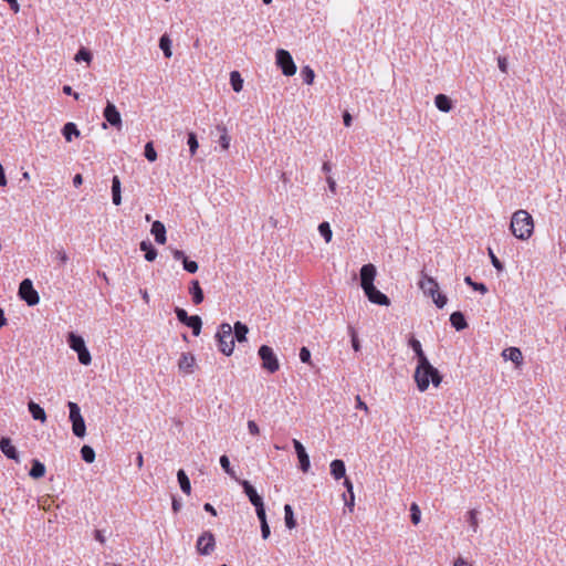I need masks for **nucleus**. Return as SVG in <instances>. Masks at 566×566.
Listing matches in <instances>:
<instances>
[{"instance_id": "f257e3e1", "label": "nucleus", "mask_w": 566, "mask_h": 566, "mask_svg": "<svg viewBox=\"0 0 566 566\" xmlns=\"http://www.w3.org/2000/svg\"><path fill=\"white\" fill-rule=\"evenodd\" d=\"M376 275L377 269L374 264H364L359 271L360 286L369 302L381 306H388L390 305L389 297L379 291L374 284Z\"/></svg>"}, {"instance_id": "f03ea898", "label": "nucleus", "mask_w": 566, "mask_h": 566, "mask_svg": "<svg viewBox=\"0 0 566 566\" xmlns=\"http://www.w3.org/2000/svg\"><path fill=\"white\" fill-rule=\"evenodd\" d=\"M415 380L417 382V387L420 391H426L430 385V382L438 387L442 381V376L439 370L433 367L429 360H427V365L422 366V364H417L415 370Z\"/></svg>"}, {"instance_id": "7ed1b4c3", "label": "nucleus", "mask_w": 566, "mask_h": 566, "mask_svg": "<svg viewBox=\"0 0 566 566\" xmlns=\"http://www.w3.org/2000/svg\"><path fill=\"white\" fill-rule=\"evenodd\" d=\"M511 231L520 240L528 239L534 230L532 216L525 210H517L511 219Z\"/></svg>"}, {"instance_id": "20e7f679", "label": "nucleus", "mask_w": 566, "mask_h": 566, "mask_svg": "<svg viewBox=\"0 0 566 566\" xmlns=\"http://www.w3.org/2000/svg\"><path fill=\"white\" fill-rule=\"evenodd\" d=\"M216 338L218 340L219 350L230 356L233 353L234 348V337L232 335V326L229 323H222L219 326V331L216 334Z\"/></svg>"}, {"instance_id": "39448f33", "label": "nucleus", "mask_w": 566, "mask_h": 566, "mask_svg": "<svg viewBox=\"0 0 566 566\" xmlns=\"http://www.w3.org/2000/svg\"><path fill=\"white\" fill-rule=\"evenodd\" d=\"M258 355L262 360V368H264L266 371H269L270 374H274L275 371L279 370L280 364L277 357L270 346H260Z\"/></svg>"}, {"instance_id": "423d86ee", "label": "nucleus", "mask_w": 566, "mask_h": 566, "mask_svg": "<svg viewBox=\"0 0 566 566\" xmlns=\"http://www.w3.org/2000/svg\"><path fill=\"white\" fill-rule=\"evenodd\" d=\"M177 319L189 327L195 336H199L202 327V319L199 315L189 316L187 311L181 307H175Z\"/></svg>"}, {"instance_id": "0eeeda50", "label": "nucleus", "mask_w": 566, "mask_h": 566, "mask_svg": "<svg viewBox=\"0 0 566 566\" xmlns=\"http://www.w3.org/2000/svg\"><path fill=\"white\" fill-rule=\"evenodd\" d=\"M276 64L285 76H292L296 73V65L291 53L284 49H279L275 53Z\"/></svg>"}, {"instance_id": "6e6552de", "label": "nucleus", "mask_w": 566, "mask_h": 566, "mask_svg": "<svg viewBox=\"0 0 566 566\" xmlns=\"http://www.w3.org/2000/svg\"><path fill=\"white\" fill-rule=\"evenodd\" d=\"M18 294L29 306L36 305L40 302L39 293L34 290L30 279L22 280Z\"/></svg>"}, {"instance_id": "1a4fd4ad", "label": "nucleus", "mask_w": 566, "mask_h": 566, "mask_svg": "<svg viewBox=\"0 0 566 566\" xmlns=\"http://www.w3.org/2000/svg\"><path fill=\"white\" fill-rule=\"evenodd\" d=\"M216 547V539L211 532H203L197 539L196 548L200 555H210Z\"/></svg>"}, {"instance_id": "9d476101", "label": "nucleus", "mask_w": 566, "mask_h": 566, "mask_svg": "<svg viewBox=\"0 0 566 566\" xmlns=\"http://www.w3.org/2000/svg\"><path fill=\"white\" fill-rule=\"evenodd\" d=\"M104 118L109 125L113 127H116L117 129H120L122 127V116L118 112L117 107L112 103L107 102L104 112H103Z\"/></svg>"}, {"instance_id": "9b49d317", "label": "nucleus", "mask_w": 566, "mask_h": 566, "mask_svg": "<svg viewBox=\"0 0 566 566\" xmlns=\"http://www.w3.org/2000/svg\"><path fill=\"white\" fill-rule=\"evenodd\" d=\"M293 447L298 459L300 469L306 473L311 468L310 455L304 446L297 439H293Z\"/></svg>"}, {"instance_id": "f8f14e48", "label": "nucleus", "mask_w": 566, "mask_h": 566, "mask_svg": "<svg viewBox=\"0 0 566 566\" xmlns=\"http://www.w3.org/2000/svg\"><path fill=\"white\" fill-rule=\"evenodd\" d=\"M419 287L422 290L423 294L428 296H434L436 293L439 291V285L437 281L433 277L426 274L424 272H421Z\"/></svg>"}, {"instance_id": "ddd939ff", "label": "nucleus", "mask_w": 566, "mask_h": 566, "mask_svg": "<svg viewBox=\"0 0 566 566\" xmlns=\"http://www.w3.org/2000/svg\"><path fill=\"white\" fill-rule=\"evenodd\" d=\"M0 450L8 459L14 460L15 462H20L19 452L15 449V447L12 444V441L10 438L1 437Z\"/></svg>"}, {"instance_id": "4468645a", "label": "nucleus", "mask_w": 566, "mask_h": 566, "mask_svg": "<svg viewBox=\"0 0 566 566\" xmlns=\"http://www.w3.org/2000/svg\"><path fill=\"white\" fill-rule=\"evenodd\" d=\"M195 357L190 353H182L178 360V368L185 374H191L193 371Z\"/></svg>"}, {"instance_id": "2eb2a0df", "label": "nucleus", "mask_w": 566, "mask_h": 566, "mask_svg": "<svg viewBox=\"0 0 566 566\" xmlns=\"http://www.w3.org/2000/svg\"><path fill=\"white\" fill-rule=\"evenodd\" d=\"M240 484L243 488V491L245 495L249 497V501L252 505L259 504L263 502V499L259 493L256 492L255 488L247 480H242Z\"/></svg>"}, {"instance_id": "dca6fc26", "label": "nucleus", "mask_w": 566, "mask_h": 566, "mask_svg": "<svg viewBox=\"0 0 566 566\" xmlns=\"http://www.w3.org/2000/svg\"><path fill=\"white\" fill-rule=\"evenodd\" d=\"M408 345L415 352L418 364H422V366L427 365V360L429 359L422 350L421 343L412 336L409 338Z\"/></svg>"}, {"instance_id": "f3484780", "label": "nucleus", "mask_w": 566, "mask_h": 566, "mask_svg": "<svg viewBox=\"0 0 566 566\" xmlns=\"http://www.w3.org/2000/svg\"><path fill=\"white\" fill-rule=\"evenodd\" d=\"M150 232L158 244H164L166 242V228L161 221L157 220L153 222Z\"/></svg>"}, {"instance_id": "a211bd4d", "label": "nucleus", "mask_w": 566, "mask_h": 566, "mask_svg": "<svg viewBox=\"0 0 566 566\" xmlns=\"http://www.w3.org/2000/svg\"><path fill=\"white\" fill-rule=\"evenodd\" d=\"M189 293L192 297V302L196 305H199L203 302L205 295H203V291L199 284V281L193 280L190 282Z\"/></svg>"}, {"instance_id": "6ab92c4d", "label": "nucleus", "mask_w": 566, "mask_h": 566, "mask_svg": "<svg viewBox=\"0 0 566 566\" xmlns=\"http://www.w3.org/2000/svg\"><path fill=\"white\" fill-rule=\"evenodd\" d=\"M331 474L335 480H339L342 478H345L346 474V467L345 462L339 459H335L331 462Z\"/></svg>"}, {"instance_id": "aec40b11", "label": "nucleus", "mask_w": 566, "mask_h": 566, "mask_svg": "<svg viewBox=\"0 0 566 566\" xmlns=\"http://www.w3.org/2000/svg\"><path fill=\"white\" fill-rule=\"evenodd\" d=\"M28 409L34 420L41 421L42 423L46 421V413L39 403L31 400L28 403Z\"/></svg>"}, {"instance_id": "412c9836", "label": "nucleus", "mask_w": 566, "mask_h": 566, "mask_svg": "<svg viewBox=\"0 0 566 566\" xmlns=\"http://www.w3.org/2000/svg\"><path fill=\"white\" fill-rule=\"evenodd\" d=\"M112 200L115 206L122 203V184L116 175L112 178Z\"/></svg>"}, {"instance_id": "4be33fe9", "label": "nucleus", "mask_w": 566, "mask_h": 566, "mask_svg": "<svg viewBox=\"0 0 566 566\" xmlns=\"http://www.w3.org/2000/svg\"><path fill=\"white\" fill-rule=\"evenodd\" d=\"M67 344L75 353L86 347L84 338L73 332L67 335Z\"/></svg>"}, {"instance_id": "5701e85b", "label": "nucleus", "mask_w": 566, "mask_h": 566, "mask_svg": "<svg viewBox=\"0 0 566 566\" xmlns=\"http://www.w3.org/2000/svg\"><path fill=\"white\" fill-rule=\"evenodd\" d=\"M434 104L439 111L444 112V113L450 112L453 106L451 98L444 94H438L434 97Z\"/></svg>"}, {"instance_id": "b1692460", "label": "nucleus", "mask_w": 566, "mask_h": 566, "mask_svg": "<svg viewBox=\"0 0 566 566\" xmlns=\"http://www.w3.org/2000/svg\"><path fill=\"white\" fill-rule=\"evenodd\" d=\"M450 323L457 331H463L468 327L467 319L462 312L457 311L450 315Z\"/></svg>"}, {"instance_id": "393cba45", "label": "nucleus", "mask_w": 566, "mask_h": 566, "mask_svg": "<svg viewBox=\"0 0 566 566\" xmlns=\"http://www.w3.org/2000/svg\"><path fill=\"white\" fill-rule=\"evenodd\" d=\"M505 359L513 361L516 366L523 361L522 352L517 347H510L502 353Z\"/></svg>"}, {"instance_id": "a878e982", "label": "nucleus", "mask_w": 566, "mask_h": 566, "mask_svg": "<svg viewBox=\"0 0 566 566\" xmlns=\"http://www.w3.org/2000/svg\"><path fill=\"white\" fill-rule=\"evenodd\" d=\"M249 333V328L245 324L241 322H237L232 327V335L234 339L239 343L247 340V334Z\"/></svg>"}, {"instance_id": "bb28decb", "label": "nucleus", "mask_w": 566, "mask_h": 566, "mask_svg": "<svg viewBox=\"0 0 566 566\" xmlns=\"http://www.w3.org/2000/svg\"><path fill=\"white\" fill-rule=\"evenodd\" d=\"M45 474V465L38 459L32 460V467L29 471V475L32 479L43 478Z\"/></svg>"}, {"instance_id": "cd10ccee", "label": "nucleus", "mask_w": 566, "mask_h": 566, "mask_svg": "<svg viewBox=\"0 0 566 566\" xmlns=\"http://www.w3.org/2000/svg\"><path fill=\"white\" fill-rule=\"evenodd\" d=\"M139 247L140 250L145 252L146 261H155V259L157 258V250L149 241H142Z\"/></svg>"}, {"instance_id": "c85d7f7f", "label": "nucleus", "mask_w": 566, "mask_h": 566, "mask_svg": "<svg viewBox=\"0 0 566 566\" xmlns=\"http://www.w3.org/2000/svg\"><path fill=\"white\" fill-rule=\"evenodd\" d=\"M62 134L66 142H71L74 136H80V130L74 123L69 122L63 126Z\"/></svg>"}, {"instance_id": "c756f323", "label": "nucleus", "mask_w": 566, "mask_h": 566, "mask_svg": "<svg viewBox=\"0 0 566 566\" xmlns=\"http://www.w3.org/2000/svg\"><path fill=\"white\" fill-rule=\"evenodd\" d=\"M177 479H178V483L180 485L181 491L186 494H190V492H191L190 480L182 469L178 470Z\"/></svg>"}, {"instance_id": "7c9ffc66", "label": "nucleus", "mask_w": 566, "mask_h": 566, "mask_svg": "<svg viewBox=\"0 0 566 566\" xmlns=\"http://www.w3.org/2000/svg\"><path fill=\"white\" fill-rule=\"evenodd\" d=\"M230 84L232 86V90L235 92V93H239L242 91L243 88V78L240 74V72L238 71H232L230 73Z\"/></svg>"}, {"instance_id": "2f4dec72", "label": "nucleus", "mask_w": 566, "mask_h": 566, "mask_svg": "<svg viewBox=\"0 0 566 566\" xmlns=\"http://www.w3.org/2000/svg\"><path fill=\"white\" fill-rule=\"evenodd\" d=\"M73 434L77 438H83L86 434V426L84 418L71 422Z\"/></svg>"}, {"instance_id": "473e14b6", "label": "nucleus", "mask_w": 566, "mask_h": 566, "mask_svg": "<svg viewBox=\"0 0 566 566\" xmlns=\"http://www.w3.org/2000/svg\"><path fill=\"white\" fill-rule=\"evenodd\" d=\"M284 520L289 530H292L296 526V520L294 517L293 509L290 504L284 505Z\"/></svg>"}, {"instance_id": "72a5a7b5", "label": "nucleus", "mask_w": 566, "mask_h": 566, "mask_svg": "<svg viewBox=\"0 0 566 566\" xmlns=\"http://www.w3.org/2000/svg\"><path fill=\"white\" fill-rule=\"evenodd\" d=\"M159 48L164 52L165 57L169 59L172 55L171 52V40L167 34H164L159 39Z\"/></svg>"}, {"instance_id": "f704fd0d", "label": "nucleus", "mask_w": 566, "mask_h": 566, "mask_svg": "<svg viewBox=\"0 0 566 566\" xmlns=\"http://www.w3.org/2000/svg\"><path fill=\"white\" fill-rule=\"evenodd\" d=\"M217 130L221 133L219 143L223 150H227L230 146V136L228 135L227 128L224 125H217Z\"/></svg>"}, {"instance_id": "c9c22d12", "label": "nucleus", "mask_w": 566, "mask_h": 566, "mask_svg": "<svg viewBox=\"0 0 566 566\" xmlns=\"http://www.w3.org/2000/svg\"><path fill=\"white\" fill-rule=\"evenodd\" d=\"M80 452H81V458L83 459V461H85L86 463L94 462L95 451L92 447L85 444L81 448Z\"/></svg>"}, {"instance_id": "e433bc0d", "label": "nucleus", "mask_w": 566, "mask_h": 566, "mask_svg": "<svg viewBox=\"0 0 566 566\" xmlns=\"http://www.w3.org/2000/svg\"><path fill=\"white\" fill-rule=\"evenodd\" d=\"M318 232L324 238L325 242H331L333 237V231L328 222L324 221L318 226Z\"/></svg>"}, {"instance_id": "4c0bfd02", "label": "nucleus", "mask_w": 566, "mask_h": 566, "mask_svg": "<svg viewBox=\"0 0 566 566\" xmlns=\"http://www.w3.org/2000/svg\"><path fill=\"white\" fill-rule=\"evenodd\" d=\"M67 407H69V410H70V421H74V420H77V419H82V415H81V409L78 407V405L76 402H73V401H69L67 402Z\"/></svg>"}, {"instance_id": "58836bf2", "label": "nucleus", "mask_w": 566, "mask_h": 566, "mask_svg": "<svg viewBox=\"0 0 566 566\" xmlns=\"http://www.w3.org/2000/svg\"><path fill=\"white\" fill-rule=\"evenodd\" d=\"M187 145L189 146L190 155L193 156L199 147L197 135L193 132L188 133Z\"/></svg>"}, {"instance_id": "ea45409f", "label": "nucleus", "mask_w": 566, "mask_h": 566, "mask_svg": "<svg viewBox=\"0 0 566 566\" xmlns=\"http://www.w3.org/2000/svg\"><path fill=\"white\" fill-rule=\"evenodd\" d=\"M464 282L467 285L471 286L474 291H479L482 294H485L488 292V287L484 283H478L472 280L471 276H465Z\"/></svg>"}, {"instance_id": "a19ab883", "label": "nucleus", "mask_w": 566, "mask_h": 566, "mask_svg": "<svg viewBox=\"0 0 566 566\" xmlns=\"http://www.w3.org/2000/svg\"><path fill=\"white\" fill-rule=\"evenodd\" d=\"M301 76L303 78V82L305 84H313L314 82V78H315V73L314 71L310 67V66H304L302 70H301Z\"/></svg>"}, {"instance_id": "79ce46f5", "label": "nucleus", "mask_w": 566, "mask_h": 566, "mask_svg": "<svg viewBox=\"0 0 566 566\" xmlns=\"http://www.w3.org/2000/svg\"><path fill=\"white\" fill-rule=\"evenodd\" d=\"M144 155L147 158V160H149L150 163H154L157 159V151H156V149L154 147V143L153 142H148L145 145Z\"/></svg>"}, {"instance_id": "37998d69", "label": "nucleus", "mask_w": 566, "mask_h": 566, "mask_svg": "<svg viewBox=\"0 0 566 566\" xmlns=\"http://www.w3.org/2000/svg\"><path fill=\"white\" fill-rule=\"evenodd\" d=\"M77 354V358H78V361L82 364V365H90L91 361H92V356H91V353L90 350L87 349V347L76 352Z\"/></svg>"}, {"instance_id": "c03bdc74", "label": "nucleus", "mask_w": 566, "mask_h": 566, "mask_svg": "<svg viewBox=\"0 0 566 566\" xmlns=\"http://www.w3.org/2000/svg\"><path fill=\"white\" fill-rule=\"evenodd\" d=\"M92 60V53L90 50L85 49V48H81L77 53L75 54V61L76 62H87L90 63Z\"/></svg>"}, {"instance_id": "a18cd8bd", "label": "nucleus", "mask_w": 566, "mask_h": 566, "mask_svg": "<svg viewBox=\"0 0 566 566\" xmlns=\"http://www.w3.org/2000/svg\"><path fill=\"white\" fill-rule=\"evenodd\" d=\"M219 462H220L221 468L224 470V472L227 474H229L230 476L234 478V472L230 465V460L226 454L220 457Z\"/></svg>"}, {"instance_id": "49530a36", "label": "nucleus", "mask_w": 566, "mask_h": 566, "mask_svg": "<svg viewBox=\"0 0 566 566\" xmlns=\"http://www.w3.org/2000/svg\"><path fill=\"white\" fill-rule=\"evenodd\" d=\"M421 512L419 506L416 503H412L410 506V520L411 522L417 525L420 522Z\"/></svg>"}, {"instance_id": "de8ad7c7", "label": "nucleus", "mask_w": 566, "mask_h": 566, "mask_svg": "<svg viewBox=\"0 0 566 566\" xmlns=\"http://www.w3.org/2000/svg\"><path fill=\"white\" fill-rule=\"evenodd\" d=\"M432 300H433V303L436 304V306L438 308H442L444 307V305L447 304L448 302V298L444 294L440 293L439 291L436 293L434 296H431Z\"/></svg>"}, {"instance_id": "09e8293b", "label": "nucleus", "mask_w": 566, "mask_h": 566, "mask_svg": "<svg viewBox=\"0 0 566 566\" xmlns=\"http://www.w3.org/2000/svg\"><path fill=\"white\" fill-rule=\"evenodd\" d=\"M348 332L352 338V346L355 352H358L360 349V344L357 337V333L353 326H348Z\"/></svg>"}, {"instance_id": "8fccbe9b", "label": "nucleus", "mask_w": 566, "mask_h": 566, "mask_svg": "<svg viewBox=\"0 0 566 566\" xmlns=\"http://www.w3.org/2000/svg\"><path fill=\"white\" fill-rule=\"evenodd\" d=\"M468 522L472 527L473 532L478 530V512L475 510H471L468 512Z\"/></svg>"}, {"instance_id": "3c124183", "label": "nucleus", "mask_w": 566, "mask_h": 566, "mask_svg": "<svg viewBox=\"0 0 566 566\" xmlns=\"http://www.w3.org/2000/svg\"><path fill=\"white\" fill-rule=\"evenodd\" d=\"M182 264L184 270L188 273H196L198 271V263L196 261L188 260L187 258L182 261Z\"/></svg>"}, {"instance_id": "603ef678", "label": "nucleus", "mask_w": 566, "mask_h": 566, "mask_svg": "<svg viewBox=\"0 0 566 566\" xmlns=\"http://www.w3.org/2000/svg\"><path fill=\"white\" fill-rule=\"evenodd\" d=\"M253 506L255 507L256 516H258L260 523H262L263 521H266V513H265L264 502H261V503L255 504Z\"/></svg>"}, {"instance_id": "864d4df0", "label": "nucleus", "mask_w": 566, "mask_h": 566, "mask_svg": "<svg viewBox=\"0 0 566 566\" xmlns=\"http://www.w3.org/2000/svg\"><path fill=\"white\" fill-rule=\"evenodd\" d=\"M489 255H490V259H491V263H492V265H493L497 271H503L504 265H503V263L497 259V256L494 254V252L492 251V249H489Z\"/></svg>"}, {"instance_id": "5fc2aeb1", "label": "nucleus", "mask_w": 566, "mask_h": 566, "mask_svg": "<svg viewBox=\"0 0 566 566\" xmlns=\"http://www.w3.org/2000/svg\"><path fill=\"white\" fill-rule=\"evenodd\" d=\"M300 359L304 364H311V350L307 347L303 346L300 349Z\"/></svg>"}, {"instance_id": "6e6d98bb", "label": "nucleus", "mask_w": 566, "mask_h": 566, "mask_svg": "<svg viewBox=\"0 0 566 566\" xmlns=\"http://www.w3.org/2000/svg\"><path fill=\"white\" fill-rule=\"evenodd\" d=\"M497 65L503 73H507L509 62L505 56L497 57Z\"/></svg>"}, {"instance_id": "4d7b16f0", "label": "nucleus", "mask_w": 566, "mask_h": 566, "mask_svg": "<svg viewBox=\"0 0 566 566\" xmlns=\"http://www.w3.org/2000/svg\"><path fill=\"white\" fill-rule=\"evenodd\" d=\"M261 524V535L263 539L269 538L271 531L268 521H263Z\"/></svg>"}, {"instance_id": "13d9d810", "label": "nucleus", "mask_w": 566, "mask_h": 566, "mask_svg": "<svg viewBox=\"0 0 566 566\" xmlns=\"http://www.w3.org/2000/svg\"><path fill=\"white\" fill-rule=\"evenodd\" d=\"M248 430L253 436H258L260 433L259 426L253 420L248 421Z\"/></svg>"}, {"instance_id": "bf43d9fd", "label": "nucleus", "mask_w": 566, "mask_h": 566, "mask_svg": "<svg viewBox=\"0 0 566 566\" xmlns=\"http://www.w3.org/2000/svg\"><path fill=\"white\" fill-rule=\"evenodd\" d=\"M94 538L99 542L101 544H104L106 542V537L104 535V531L102 530H95L94 532Z\"/></svg>"}, {"instance_id": "052dcab7", "label": "nucleus", "mask_w": 566, "mask_h": 566, "mask_svg": "<svg viewBox=\"0 0 566 566\" xmlns=\"http://www.w3.org/2000/svg\"><path fill=\"white\" fill-rule=\"evenodd\" d=\"M3 1L7 2L10 6V9L14 13H18L20 11V6H19L18 0H3Z\"/></svg>"}, {"instance_id": "680f3d73", "label": "nucleus", "mask_w": 566, "mask_h": 566, "mask_svg": "<svg viewBox=\"0 0 566 566\" xmlns=\"http://www.w3.org/2000/svg\"><path fill=\"white\" fill-rule=\"evenodd\" d=\"M172 256H174L175 260H181V261L187 259V256L185 255L184 251L178 250V249L172 250Z\"/></svg>"}, {"instance_id": "e2e57ef3", "label": "nucleus", "mask_w": 566, "mask_h": 566, "mask_svg": "<svg viewBox=\"0 0 566 566\" xmlns=\"http://www.w3.org/2000/svg\"><path fill=\"white\" fill-rule=\"evenodd\" d=\"M344 486L346 488V491L349 495H354V486L349 479L345 478Z\"/></svg>"}, {"instance_id": "0e129e2a", "label": "nucleus", "mask_w": 566, "mask_h": 566, "mask_svg": "<svg viewBox=\"0 0 566 566\" xmlns=\"http://www.w3.org/2000/svg\"><path fill=\"white\" fill-rule=\"evenodd\" d=\"M343 120H344V125L346 127H349L352 125L353 118H352V115L347 111L344 112V114H343Z\"/></svg>"}, {"instance_id": "69168bd1", "label": "nucleus", "mask_w": 566, "mask_h": 566, "mask_svg": "<svg viewBox=\"0 0 566 566\" xmlns=\"http://www.w3.org/2000/svg\"><path fill=\"white\" fill-rule=\"evenodd\" d=\"M356 408L357 409H363L365 411H368L367 405L360 399L359 396L356 397Z\"/></svg>"}, {"instance_id": "338daca9", "label": "nucleus", "mask_w": 566, "mask_h": 566, "mask_svg": "<svg viewBox=\"0 0 566 566\" xmlns=\"http://www.w3.org/2000/svg\"><path fill=\"white\" fill-rule=\"evenodd\" d=\"M63 93L66 94V95H73L76 99H78V94L74 93L70 85H64L63 86Z\"/></svg>"}, {"instance_id": "774afa93", "label": "nucleus", "mask_w": 566, "mask_h": 566, "mask_svg": "<svg viewBox=\"0 0 566 566\" xmlns=\"http://www.w3.org/2000/svg\"><path fill=\"white\" fill-rule=\"evenodd\" d=\"M327 184H328V188L329 190L335 193L336 192V181L332 178V177H327L326 179Z\"/></svg>"}]
</instances>
